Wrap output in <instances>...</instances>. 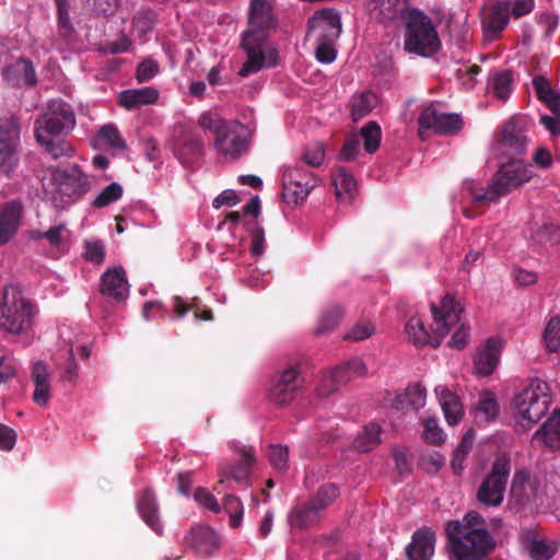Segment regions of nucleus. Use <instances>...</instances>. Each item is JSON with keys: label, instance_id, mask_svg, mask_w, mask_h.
I'll use <instances>...</instances> for the list:
<instances>
[{"label": "nucleus", "instance_id": "1", "mask_svg": "<svg viewBox=\"0 0 560 560\" xmlns=\"http://www.w3.org/2000/svg\"><path fill=\"white\" fill-rule=\"evenodd\" d=\"M445 534L450 560H483L495 547L485 520L475 511L447 522Z\"/></svg>", "mask_w": 560, "mask_h": 560}, {"label": "nucleus", "instance_id": "2", "mask_svg": "<svg viewBox=\"0 0 560 560\" xmlns=\"http://www.w3.org/2000/svg\"><path fill=\"white\" fill-rule=\"evenodd\" d=\"M75 124L72 107L61 100H52L35 121L36 140L54 159L71 158L74 149L62 137L72 131Z\"/></svg>", "mask_w": 560, "mask_h": 560}, {"label": "nucleus", "instance_id": "3", "mask_svg": "<svg viewBox=\"0 0 560 560\" xmlns=\"http://www.w3.org/2000/svg\"><path fill=\"white\" fill-rule=\"evenodd\" d=\"M433 322L425 327L418 316H411L405 326L409 340L416 346L432 345L439 347L441 340L451 332L452 327L459 322L462 305L451 294H445L439 304H431Z\"/></svg>", "mask_w": 560, "mask_h": 560}, {"label": "nucleus", "instance_id": "4", "mask_svg": "<svg viewBox=\"0 0 560 560\" xmlns=\"http://www.w3.org/2000/svg\"><path fill=\"white\" fill-rule=\"evenodd\" d=\"M198 126L214 135L213 149L224 160H237L249 149L247 128L235 120H224L214 113H202Z\"/></svg>", "mask_w": 560, "mask_h": 560}, {"label": "nucleus", "instance_id": "5", "mask_svg": "<svg viewBox=\"0 0 560 560\" xmlns=\"http://www.w3.org/2000/svg\"><path fill=\"white\" fill-rule=\"evenodd\" d=\"M551 389L547 382L533 378L515 392L512 402L513 418L522 430H529L548 411Z\"/></svg>", "mask_w": 560, "mask_h": 560}, {"label": "nucleus", "instance_id": "6", "mask_svg": "<svg viewBox=\"0 0 560 560\" xmlns=\"http://www.w3.org/2000/svg\"><path fill=\"white\" fill-rule=\"evenodd\" d=\"M38 315L37 305L16 285L4 288L0 299V327L12 335L32 330Z\"/></svg>", "mask_w": 560, "mask_h": 560}, {"label": "nucleus", "instance_id": "7", "mask_svg": "<svg viewBox=\"0 0 560 560\" xmlns=\"http://www.w3.org/2000/svg\"><path fill=\"white\" fill-rule=\"evenodd\" d=\"M405 19L404 48L409 54L431 57L441 48L436 26L418 9L407 11Z\"/></svg>", "mask_w": 560, "mask_h": 560}, {"label": "nucleus", "instance_id": "8", "mask_svg": "<svg viewBox=\"0 0 560 560\" xmlns=\"http://www.w3.org/2000/svg\"><path fill=\"white\" fill-rule=\"evenodd\" d=\"M535 176L532 164L522 160L510 161L500 167L492 184L483 192H472L474 201L495 202L500 197L528 183Z\"/></svg>", "mask_w": 560, "mask_h": 560}, {"label": "nucleus", "instance_id": "9", "mask_svg": "<svg viewBox=\"0 0 560 560\" xmlns=\"http://www.w3.org/2000/svg\"><path fill=\"white\" fill-rule=\"evenodd\" d=\"M242 46L246 51L247 60L238 71L241 77H247L278 63L279 54L277 49L266 40L264 33L247 30L244 33Z\"/></svg>", "mask_w": 560, "mask_h": 560}, {"label": "nucleus", "instance_id": "10", "mask_svg": "<svg viewBox=\"0 0 560 560\" xmlns=\"http://www.w3.org/2000/svg\"><path fill=\"white\" fill-rule=\"evenodd\" d=\"M530 120L525 116H514L508 120L494 143V150L503 155L523 154L529 143Z\"/></svg>", "mask_w": 560, "mask_h": 560}, {"label": "nucleus", "instance_id": "11", "mask_svg": "<svg viewBox=\"0 0 560 560\" xmlns=\"http://www.w3.org/2000/svg\"><path fill=\"white\" fill-rule=\"evenodd\" d=\"M510 464L506 458H498L477 491L478 500L487 506H498L503 502Z\"/></svg>", "mask_w": 560, "mask_h": 560}, {"label": "nucleus", "instance_id": "12", "mask_svg": "<svg viewBox=\"0 0 560 560\" xmlns=\"http://www.w3.org/2000/svg\"><path fill=\"white\" fill-rule=\"evenodd\" d=\"M51 179L69 200L82 197L91 188L90 177L77 164L58 166L51 171Z\"/></svg>", "mask_w": 560, "mask_h": 560}, {"label": "nucleus", "instance_id": "13", "mask_svg": "<svg viewBox=\"0 0 560 560\" xmlns=\"http://www.w3.org/2000/svg\"><path fill=\"white\" fill-rule=\"evenodd\" d=\"M420 136L424 130L436 133H455L462 129L463 121L459 115L447 113L440 103H432L422 108L419 116Z\"/></svg>", "mask_w": 560, "mask_h": 560}, {"label": "nucleus", "instance_id": "14", "mask_svg": "<svg viewBox=\"0 0 560 560\" xmlns=\"http://www.w3.org/2000/svg\"><path fill=\"white\" fill-rule=\"evenodd\" d=\"M283 197L288 203L302 202L317 185L316 178L299 166H287L282 174Z\"/></svg>", "mask_w": 560, "mask_h": 560}, {"label": "nucleus", "instance_id": "15", "mask_svg": "<svg viewBox=\"0 0 560 560\" xmlns=\"http://www.w3.org/2000/svg\"><path fill=\"white\" fill-rule=\"evenodd\" d=\"M340 33V15L335 10H319L308 20V36L314 37L316 42L334 43Z\"/></svg>", "mask_w": 560, "mask_h": 560}, {"label": "nucleus", "instance_id": "16", "mask_svg": "<svg viewBox=\"0 0 560 560\" xmlns=\"http://www.w3.org/2000/svg\"><path fill=\"white\" fill-rule=\"evenodd\" d=\"M233 447L235 448V455L238 458V463L234 466H220L218 472L220 485H223L229 480H233L237 483L245 482L249 478L252 467L256 460L253 447L245 445L237 447L234 443Z\"/></svg>", "mask_w": 560, "mask_h": 560}, {"label": "nucleus", "instance_id": "17", "mask_svg": "<svg viewBox=\"0 0 560 560\" xmlns=\"http://www.w3.org/2000/svg\"><path fill=\"white\" fill-rule=\"evenodd\" d=\"M30 237L33 241H45L54 257H60L68 253L72 244V234L66 223L50 226L47 231H31Z\"/></svg>", "mask_w": 560, "mask_h": 560}, {"label": "nucleus", "instance_id": "18", "mask_svg": "<svg viewBox=\"0 0 560 560\" xmlns=\"http://www.w3.org/2000/svg\"><path fill=\"white\" fill-rule=\"evenodd\" d=\"M505 341L501 337H490L485 346L474 355L475 373L478 376H489L500 362L501 351Z\"/></svg>", "mask_w": 560, "mask_h": 560}, {"label": "nucleus", "instance_id": "19", "mask_svg": "<svg viewBox=\"0 0 560 560\" xmlns=\"http://www.w3.org/2000/svg\"><path fill=\"white\" fill-rule=\"evenodd\" d=\"M299 369L295 365L285 369L279 376V378L271 385L269 389V399L279 406L291 402L298 389L299 385Z\"/></svg>", "mask_w": 560, "mask_h": 560}, {"label": "nucleus", "instance_id": "20", "mask_svg": "<svg viewBox=\"0 0 560 560\" xmlns=\"http://www.w3.org/2000/svg\"><path fill=\"white\" fill-rule=\"evenodd\" d=\"M24 208L18 200L0 207V246L8 244L19 232Z\"/></svg>", "mask_w": 560, "mask_h": 560}, {"label": "nucleus", "instance_id": "21", "mask_svg": "<svg viewBox=\"0 0 560 560\" xmlns=\"http://www.w3.org/2000/svg\"><path fill=\"white\" fill-rule=\"evenodd\" d=\"M185 544L197 552L209 556L219 549L221 539L209 526L196 525L186 535Z\"/></svg>", "mask_w": 560, "mask_h": 560}, {"label": "nucleus", "instance_id": "22", "mask_svg": "<svg viewBox=\"0 0 560 560\" xmlns=\"http://www.w3.org/2000/svg\"><path fill=\"white\" fill-rule=\"evenodd\" d=\"M435 533L427 526L417 529L406 548L409 560H430L434 555Z\"/></svg>", "mask_w": 560, "mask_h": 560}, {"label": "nucleus", "instance_id": "23", "mask_svg": "<svg viewBox=\"0 0 560 560\" xmlns=\"http://www.w3.org/2000/svg\"><path fill=\"white\" fill-rule=\"evenodd\" d=\"M101 292L117 301L128 298L129 283L122 267H115L103 273Z\"/></svg>", "mask_w": 560, "mask_h": 560}, {"label": "nucleus", "instance_id": "24", "mask_svg": "<svg viewBox=\"0 0 560 560\" xmlns=\"http://www.w3.org/2000/svg\"><path fill=\"white\" fill-rule=\"evenodd\" d=\"M172 150L183 164H188L199 156L202 142L190 131L180 128L178 135L172 140Z\"/></svg>", "mask_w": 560, "mask_h": 560}, {"label": "nucleus", "instance_id": "25", "mask_svg": "<svg viewBox=\"0 0 560 560\" xmlns=\"http://www.w3.org/2000/svg\"><path fill=\"white\" fill-rule=\"evenodd\" d=\"M434 394L450 425L458 424L464 417V407L459 397L445 385L434 388Z\"/></svg>", "mask_w": 560, "mask_h": 560}, {"label": "nucleus", "instance_id": "26", "mask_svg": "<svg viewBox=\"0 0 560 560\" xmlns=\"http://www.w3.org/2000/svg\"><path fill=\"white\" fill-rule=\"evenodd\" d=\"M366 10L371 19L385 23L404 18L409 9L405 0H370Z\"/></svg>", "mask_w": 560, "mask_h": 560}, {"label": "nucleus", "instance_id": "27", "mask_svg": "<svg viewBox=\"0 0 560 560\" xmlns=\"http://www.w3.org/2000/svg\"><path fill=\"white\" fill-rule=\"evenodd\" d=\"M368 372L364 362L361 359H353L330 372L329 387L320 389V395H328L336 390L338 384L349 382L355 377L363 376Z\"/></svg>", "mask_w": 560, "mask_h": 560}, {"label": "nucleus", "instance_id": "28", "mask_svg": "<svg viewBox=\"0 0 560 560\" xmlns=\"http://www.w3.org/2000/svg\"><path fill=\"white\" fill-rule=\"evenodd\" d=\"M32 381L34 384L33 401L40 406H47L50 399V375L46 364L38 361L33 365Z\"/></svg>", "mask_w": 560, "mask_h": 560}, {"label": "nucleus", "instance_id": "29", "mask_svg": "<svg viewBox=\"0 0 560 560\" xmlns=\"http://www.w3.org/2000/svg\"><path fill=\"white\" fill-rule=\"evenodd\" d=\"M4 80L12 85H33L36 75L32 63L25 59H19L3 70Z\"/></svg>", "mask_w": 560, "mask_h": 560}, {"label": "nucleus", "instance_id": "30", "mask_svg": "<svg viewBox=\"0 0 560 560\" xmlns=\"http://www.w3.org/2000/svg\"><path fill=\"white\" fill-rule=\"evenodd\" d=\"M276 20L271 5L265 0H253L249 9V28L257 33H264L266 28L273 27Z\"/></svg>", "mask_w": 560, "mask_h": 560}, {"label": "nucleus", "instance_id": "31", "mask_svg": "<svg viewBox=\"0 0 560 560\" xmlns=\"http://www.w3.org/2000/svg\"><path fill=\"white\" fill-rule=\"evenodd\" d=\"M159 91L152 86L130 89L120 92L119 104L127 109H132L143 105L154 104L159 100Z\"/></svg>", "mask_w": 560, "mask_h": 560}, {"label": "nucleus", "instance_id": "32", "mask_svg": "<svg viewBox=\"0 0 560 560\" xmlns=\"http://www.w3.org/2000/svg\"><path fill=\"white\" fill-rule=\"evenodd\" d=\"M92 145L95 149L119 152L126 150L127 145L118 128L114 124L102 126L96 132Z\"/></svg>", "mask_w": 560, "mask_h": 560}, {"label": "nucleus", "instance_id": "33", "mask_svg": "<svg viewBox=\"0 0 560 560\" xmlns=\"http://www.w3.org/2000/svg\"><path fill=\"white\" fill-rule=\"evenodd\" d=\"M511 495L518 503L536 502L538 488L536 480L530 479L525 472H517L512 481Z\"/></svg>", "mask_w": 560, "mask_h": 560}, {"label": "nucleus", "instance_id": "34", "mask_svg": "<svg viewBox=\"0 0 560 560\" xmlns=\"http://www.w3.org/2000/svg\"><path fill=\"white\" fill-rule=\"evenodd\" d=\"M138 511L148 526L161 534L163 526L158 515V504L150 490L143 491L137 501Z\"/></svg>", "mask_w": 560, "mask_h": 560}, {"label": "nucleus", "instance_id": "35", "mask_svg": "<svg viewBox=\"0 0 560 560\" xmlns=\"http://www.w3.org/2000/svg\"><path fill=\"white\" fill-rule=\"evenodd\" d=\"M559 417H551L534 434L533 441L536 444L545 445L552 450H560V424Z\"/></svg>", "mask_w": 560, "mask_h": 560}, {"label": "nucleus", "instance_id": "36", "mask_svg": "<svg viewBox=\"0 0 560 560\" xmlns=\"http://www.w3.org/2000/svg\"><path fill=\"white\" fill-rule=\"evenodd\" d=\"M524 544L533 560H550L558 550L557 542L536 539L532 533L526 535Z\"/></svg>", "mask_w": 560, "mask_h": 560}, {"label": "nucleus", "instance_id": "37", "mask_svg": "<svg viewBox=\"0 0 560 560\" xmlns=\"http://www.w3.org/2000/svg\"><path fill=\"white\" fill-rule=\"evenodd\" d=\"M499 415V404L494 394L482 392L475 408V418L479 422L493 421Z\"/></svg>", "mask_w": 560, "mask_h": 560}, {"label": "nucleus", "instance_id": "38", "mask_svg": "<svg viewBox=\"0 0 560 560\" xmlns=\"http://www.w3.org/2000/svg\"><path fill=\"white\" fill-rule=\"evenodd\" d=\"M332 184L338 199H351L357 190L355 179L345 167H338L332 173Z\"/></svg>", "mask_w": 560, "mask_h": 560}, {"label": "nucleus", "instance_id": "39", "mask_svg": "<svg viewBox=\"0 0 560 560\" xmlns=\"http://www.w3.org/2000/svg\"><path fill=\"white\" fill-rule=\"evenodd\" d=\"M322 510L311 500L306 505L294 510L291 524L304 528L315 525L320 518Z\"/></svg>", "mask_w": 560, "mask_h": 560}, {"label": "nucleus", "instance_id": "40", "mask_svg": "<svg viewBox=\"0 0 560 560\" xmlns=\"http://www.w3.org/2000/svg\"><path fill=\"white\" fill-rule=\"evenodd\" d=\"M382 429L376 423H369L364 427L353 442L354 447L360 452H369L381 443Z\"/></svg>", "mask_w": 560, "mask_h": 560}, {"label": "nucleus", "instance_id": "41", "mask_svg": "<svg viewBox=\"0 0 560 560\" xmlns=\"http://www.w3.org/2000/svg\"><path fill=\"white\" fill-rule=\"evenodd\" d=\"M399 404L413 410H419L425 406L427 389L420 384L409 385L402 394L398 396Z\"/></svg>", "mask_w": 560, "mask_h": 560}, {"label": "nucleus", "instance_id": "42", "mask_svg": "<svg viewBox=\"0 0 560 560\" xmlns=\"http://www.w3.org/2000/svg\"><path fill=\"white\" fill-rule=\"evenodd\" d=\"M378 97L375 93L366 91L362 92L352 100V116L353 118L360 119L366 116L377 105Z\"/></svg>", "mask_w": 560, "mask_h": 560}, {"label": "nucleus", "instance_id": "43", "mask_svg": "<svg viewBox=\"0 0 560 560\" xmlns=\"http://www.w3.org/2000/svg\"><path fill=\"white\" fill-rule=\"evenodd\" d=\"M343 311L339 305H334L324 311L315 328L317 335L334 330L342 320Z\"/></svg>", "mask_w": 560, "mask_h": 560}, {"label": "nucleus", "instance_id": "44", "mask_svg": "<svg viewBox=\"0 0 560 560\" xmlns=\"http://www.w3.org/2000/svg\"><path fill=\"white\" fill-rule=\"evenodd\" d=\"M18 366L15 360L10 355L0 357V395L4 397L11 383L15 380Z\"/></svg>", "mask_w": 560, "mask_h": 560}, {"label": "nucleus", "instance_id": "45", "mask_svg": "<svg viewBox=\"0 0 560 560\" xmlns=\"http://www.w3.org/2000/svg\"><path fill=\"white\" fill-rule=\"evenodd\" d=\"M0 144L20 145V127L12 117L0 118Z\"/></svg>", "mask_w": 560, "mask_h": 560}, {"label": "nucleus", "instance_id": "46", "mask_svg": "<svg viewBox=\"0 0 560 560\" xmlns=\"http://www.w3.org/2000/svg\"><path fill=\"white\" fill-rule=\"evenodd\" d=\"M423 432L422 439L434 446L442 445L445 442V433L443 429L440 427L438 419L435 418H425L422 420Z\"/></svg>", "mask_w": 560, "mask_h": 560}, {"label": "nucleus", "instance_id": "47", "mask_svg": "<svg viewBox=\"0 0 560 560\" xmlns=\"http://www.w3.org/2000/svg\"><path fill=\"white\" fill-rule=\"evenodd\" d=\"M19 164V145L0 144V172L10 175Z\"/></svg>", "mask_w": 560, "mask_h": 560}, {"label": "nucleus", "instance_id": "48", "mask_svg": "<svg viewBox=\"0 0 560 560\" xmlns=\"http://www.w3.org/2000/svg\"><path fill=\"white\" fill-rule=\"evenodd\" d=\"M544 342L549 351L560 349V317H551L547 323L544 330Z\"/></svg>", "mask_w": 560, "mask_h": 560}, {"label": "nucleus", "instance_id": "49", "mask_svg": "<svg viewBox=\"0 0 560 560\" xmlns=\"http://www.w3.org/2000/svg\"><path fill=\"white\" fill-rule=\"evenodd\" d=\"M153 23V12L150 10H141L132 19V31L140 39H144L145 35L152 30Z\"/></svg>", "mask_w": 560, "mask_h": 560}, {"label": "nucleus", "instance_id": "50", "mask_svg": "<svg viewBox=\"0 0 560 560\" xmlns=\"http://www.w3.org/2000/svg\"><path fill=\"white\" fill-rule=\"evenodd\" d=\"M375 332V325L370 320H360L355 323L343 336L345 340L348 341H362Z\"/></svg>", "mask_w": 560, "mask_h": 560}, {"label": "nucleus", "instance_id": "51", "mask_svg": "<svg viewBox=\"0 0 560 560\" xmlns=\"http://www.w3.org/2000/svg\"><path fill=\"white\" fill-rule=\"evenodd\" d=\"M361 137L364 140V149L369 153L375 152L381 142V128L376 122H369L364 127H362Z\"/></svg>", "mask_w": 560, "mask_h": 560}, {"label": "nucleus", "instance_id": "52", "mask_svg": "<svg viewBox=\"0 0 560 560\" xmlns=\"http://www.w3.org/2000/svg\"><path fill=\"white\" fill-rule=\"evenodd\" d=\"M122 187L118 183H112L110 185L106 186L94 199L93 206L96 208H103L106 207L122 196Z\"/></svg>", "mask_w": 560, "mask_h": 560}, {"label": "nucleus", "instance_id": "53", "mask_svg": "<svg viewBox=\"0 0 560 560\" xmlns=\"http://www.w3.org/2000/svg\"><path fill=\"white\" fill-rule=\"evenodd\" d=\"M224 510L230 516V525L238 527L243 520L244 508L241 500L235 495H228L224 500Z\"/></svg>", "mask_w": 560, "mask_h": 560}, {"label": "nucleus", "instance_id": "54", "mask_svg": "<svg viewBox=\"0 0 560 560\" xmlns=\"http://www.w3.org/2000/svg\"><path fill=\"white\" fill-rule=\"evenodd\" d=\"M512 77L510 72L503 71L495 73L492 79L494 94L502 101H505L511 94Z\"/></svg>", "mask_w": 560, "mask_h": 560}, {"label": "nucleus", "instance_id": "55", "mask_svg": "<svg viewBox=\"0 0 560 560\" xmlns=\"http://www.w3.org/2000/svg\"><path fill=\"white\" fill-rule=\"evenodd\" d=\"M339 495V490L334 485H325L320 487L312 499L322 511L325 510L330 503H332Z\"/></svg>", "mask_w": 560, "mask_h": 560}, {"label": "nucleus", "instance_id": "56", "mask_svg": "<svg viewBox=\"0 0 560 560\" xmlns=\"http://www.w3.org/2000/svg\"><path fill=\"white\" fill-rule=\"evenodd\" d=\"M462 313H459V322L455 324L451 331L454 329V334L450 340V346L456 349H463L468 343L469 338V327L462 322Z\"/></svg>", "mask_w": 560, "mask_h": 560}, {"label": "nucleus", "instance_id": "57", "mask_svg": "<svg viewBox=\"0 0 560 560\" xmlns=\"http://www.w3.org/2000/svg\"><path fill=\"white\" fill-rule=\"evenodd\" d=\"M303 161L311 166H319L325 159V148L320 142H315L306 147L303 155Z\"/></svg>", "mask_w": 560, "mask_h": 560}, {"label": "nucleus", "instance_id": "58", "mask_svg": "<svg viewBox=\"0 0 560 560\" xmlns=\"http://www.w3.org/2000/svg\"><path fill=\"white\" fill-rule=\"evenodd\" d=\"M195 501L202 508L211 512L218 513L221 508L214 495L206 488L199 487L194 492Z\"/></svg>", "mask_w": 560, "mask_h": 560}, {"label": "nucleus", "instance_id": "59", "mask_svg": "<svg viewBox=\"0 0 560 560\" xmlns=\"http://www.w3.org/2000/svg\"><path fill=\"white\" fill-rule=\"evenodd\" d=\"M159 70L158 62L151 58H147L138 66L136 78L140 83L148 82L159 73Z\"/></svg>", "mask_w": 560, "mask_h": 560}, {"label": "nucleus", "instance_id": "60", "mask_svg": "<svg viewBox=\"0 0 560 560\" xmlns=\"http://www.w3.org/2000/svg\"><path fill=\"white\" fill-rule=\"evenodd\" d=\"M289 450L287 446L272 445L270 446L269 460L271 465L282 471L288 468Z\"/></svg>", "mask_w": 560, "mask_h": 560}, {"label": "nucleus", "instance_id": "61", "mask_svg": "<svg viewBox=\"0 0 560 560\" xmlns=\"http://www.w3.org/2000/svg\"><path fill=\"white\" fill-rule=\"evenodd\" d=\"M56 4L58 8L59 32L62 36L67 37L72 32L69 19V3L67 0H56Z\"/></svg>", "mask_w": 560, "mask_h": 560}, {"label": "nucleus", "instance_id": "62", "mask_svg": "<svg viewBox=\"0 0 560 560\" xmlns=\"http://www.w3.org/2000/svg\"><path fill=\"white\" fill-rule=\"evenodd\" d=\"M84 257L86 260L101 264L105 257V246L100 241L88 242L85 244Z\"/></svg>", "mask_w": 560, "mask_h": 560}, {"label": "nucleus", "instance_id": "63", "mask_svg": "<svg viewBox=\"0 0 560 560\" xmlns=\"http://www.w3.org/2000/svg\"><path fill=\"white\" fill-rule=\"evenodd\" d=\"M509 22V15L506 9L495 8L488 20V28L499 33L501 32Z\"/></svg>", "mask_w": 560, "mask_h": 560}, {"label": "nucleus", "instance_id": "64", "mask_svg": "<svg viewBox=\"0 0 560 560\" xmlns=\"http://www.w3.org/2000/svg\"><path fill=\"white\" fill-rule=\"evenodd\" d=\"M533 164L541 170H548L553 164V156L549 149L545 147L537 148L532 156Z\"/></svg>", "mask_w": 560, "mask_h": 560}]
</instances>
